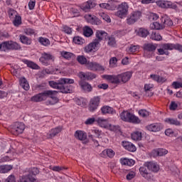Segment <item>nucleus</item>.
<instances>
[{
	"instance_id": "6",
	"label": "nucleus",
	"mask_w": 182,
	"mask_h": 182,
	"mask_svg": "<svg viewBox=\"0 0 182 182\" xmlns=\"http://www.w3.org/2000/svg\"><path fill=\"white\" fill-rule=\"evenodd\" d=\"M50 60L53 62L55 60V56L52 55L50 53L43 52L39 58V61L44 66H49L50 65Z\"/></svg>"
},
{
	"instance_id": "17",
	"label": "nucleus",
	"mask_w": 182,
	"mask_h": 182,
	"mask_svg": "<svg viewBox=\"0 0 182 182\" xmlns=\"http://www.w3.org/2000/svg\"><path fill=\"white\" fill-rule=\"evenodd\" d=\"M36 178L32 176L31 173L19 176L18 182H36Z\"/></svg>"
},
{
	"instance_id": "42",
	"label": "nucleus",
	"mask_w": 182,
	"mask_h": 182,
	"mask_svg": "<svg viewBox=\"0 0 182 182\" xmlns=\"http://www.w3.org/2000/svg\"><path fill=\"white\" fill-rule=\"evenodd\" d=\"M23 62L25 65L28 66V68H31V69H38L39 68V66L36 63L29 60H23Z\"/></svg>"
},
{
	"instance_id": "30",
	"label": "nucleus",
	"mask_w": 182,
	"mask_h": 182,
	"mask_svg": "<svg viewBox=\"0 0 182 182\" xmlns=\"http://www.w3.org/2000/svg\"><path fill=\"white\" fill-rule=\"evenodd\" d=\"M120 163L123 166H129V167H132V166H134L135 161L132 159L121 158Z\"/></svg>"
},
{
	"instance_id": "55",
	"label": "nucleus",
	"mask_w": 182,
	"mask_h": 182,
	"mask_svg": "<svg viewBox=\"0 0 182 182\" xmlns=\"http://www.w3.org/2000/svg\"><path fill=\"white\" fill-rule=\"evenodd\" d=\"M107 129H109L111 132H118V130L120 129V127H119V125L108 124V127H107Z\"/></svg>"
},
{
	"instance_id": "53",
	"label": "nucleus",
	"mask_w": 182,
	"mask_h": 182,
	"mask_svg": "<svg viewBox=\"0 0 182 182\" xmlns=\"http://www.w3.org/2000/svg\"><path fill=\"white\" fill-rule=\"evenodd\" d=\"M1 50L2 52H7V50H10L9 41L1 43Z\"/></svg>"
},
{
	"instance_id": "13",
	"label": "nucleus",
	"mask_w": 182,
	"mask_h": 182,
	"mask_svg": "<svg viewBox=\"0 0 182 182\" xmlns=\"http://www.w3.org/2000/svg\"><path fill=\"white\" fill-rule=\"evenodd\" d=\"M85 18L87 22H88V23H91V25H102V21L94 15L86 14L85 16Z\"/></svg>"
},
{
	"instance_id": "28",
	"label": "nucleus",
	"mask_w": 182,
	"mask_h": 182,
	"mask_svg": "<svg viewBox=\"0 0 182 182\" xmlns=\"http://www.w3.org/2000/svg\"><path fill=\"white\" fill-rule=\"evenodd\" d=\"M75 87L73 86L70 85V84H68L66 85V84H62L61 89L60 92L61 93H72L73 92Z\"/></svg>"
},
{
	"instance_id": "9",
	"label": "nucleus",
	"mask_w": 182,
	"mask_h": 182,
	"mask_svg": "<svg viewBox=\"0 0 182 182\" xmlns=\"http://www.w3.org/2000/svg\"><path fill=\"white\" fill-rule=\"evenodd\" d=\"M52 92L50 91H43L41 93H38L34 96H33L31 97V102H43V100H46V99H48V96H49V95H51Z\"/></svg>"
},
{
	"instance_id": "47",
	"label": "nucleus",
	"mask_w": 182,
	"mask_h": 182,
	"mask_svg": "<svg viewBox=\"0 0 182 182\" xmlns=\"http://www.w3.org/2000/svg\"><path fill=\"white\" fill-rule=\"evenodd\" d=\"M132 140L137 141L141 139V132L136 131L131 134Z\"/></svg>"
},
{
	"instance_id": "35",
	"label": "nucleus",
	"mask_w": 182,
	"mask_h": 182,
	"mask_svg": "<svg viewBox=\"0 0 182 182\" xmlns=\"http://www.w3.org/2000/svg\"><path fill=\"white\" fill-rule=\"evenodd\" d=\"M89 134H93L94 138L97 137V139H100L102 137V131L99 130L97 128H92L88 133V137Z\"/></svg>"
},
{
	"instance_id": "27",
	"label": "nucleus",
	"mask_w": 182,
	"mask_h": 182,
	"mask_svg": "<svg viewBox=\"0 0 182 182\" xmlns=\"http://www.w3.org/2000/svg\"><path fill=\"white\" fill-rule=\"evenodd\" d=\"M165 123L166 124H171V126H181V122L178 121L176 118H171V117H168L164 119Z\"/></svg>"
},
{
	"instance_id": "43",
	"label": "nucleus",
	"mask_w": 182,
	"mask_h": 182,
	"mask_svg": "<svg viewBox=\"0 0 182 182\" xmlns=\"http://www.w3.org/2000/svg\"><path fill=\"white\" fill-rule=\"evenodd\" d=\"M10 50H18L21 49V46L13 41H9Z\"/></svg>"
},
{
	"instance_id": "26",
	"label": "nucleus",
	"mask_w": 182,
	"mask_h": 182,
	"mask_svg": "<svg viewBox=\"0 0 182 182\" xmlns=\"http://www.w3.org/2000/svg\"><path fill=\"white\" fill-rule=\"evenodd\" d=\"M79 85L81 87V89L82 90H84V92H92V90L93 89L90 84H89L88 82H86L83 80L80 81Z\"/></svg>"
},
{
	"instance_id": "51",
	"label": "nucleus",
	"mask_w": 182,
	"mask_h": 182,
	"mask_svg": "<svg viewBox=\"0 0 182 182\" xmlns=\"http://www.w3.org/2000/svg\"><path fill=\"white\" fill-rule=\"evenodd\" d=\"M73 43L76 45H83L85 43V39L80 36H75L73 38Z\"/></svg>"
},
{
	"instance_id": "21",
	"label": "nucleus",
	"mask_w": 182,
	"mask_h": 182,
	"mask_svg": "<svg viewBox=\"0 0 182 182\" xmlns=\"http://www.w3.org/2000/svg\"><path fill=\"white\" fill-rule=\"evenodd\" d=\"M147 130L149 132H160L163 129V126L160 123L151 124L146 127Z\"/></svg>"
},
{
	"instance_id": "32",
	"label": "nucleus",
	"mask_w": 182,
	"mask_h": 182,
	"mask_svg": "<svg viewBox=\"0 0 182 182\" xmlns=\"http://www.w3.org/2000/svg\"><path fill=\"white\" fill-rule=\"evenodd\" d=\"M20 86L24 90H29L31 87L29 86V82H28V80L25 77H23L20 78L19 80Z\"/></svg>"
},
{
	"instance_id": "61",
	"label": "nucleus",
	"mask_w": 182,
	"mask_h": 182,
	"mask_svg": "<svg viewBox=\"0 0 182 182\" xmlns=\"http://www.w3.org/2000/svg\"><path fill=\"white\" fill-rule=\"evenodd\" d=\"M18 15H17L16 11L14 9H10L9 11V17L10 18V19H14Z\"/></svg>"
},
{
	"instance_id": "15",
	"label": "nucleus",
	"mask_w": 182,
	"mask_h": 182,
	"mask_svg": "<svg viewBox=\"0 0 182 182\" xmlns=\"http://www.w3.org/2000/svg\"><path fill=\"white\" fill-rule=\"evenodd\" d=\"M95 6H96L95 1L93 0H88L87 2L82 4L80 8L84 12H89Z\"/></svg>"
},
{
	"instance_id": "52",
	"label": "nucleus",
	"mask_w": 182,
	"mask_h": 182,
	"mask_svg": "<svg viewBox=\"0 0 182 182\" xmlns=\"http://www.w3.org/2000/svg\"><path fill=\"white\" fill-rule=\"evenodd\" d=\"M14 21L13 23L14 25V26H19V25H21L22 23V18L21 17V16H16L14 18Z\"/></svg>"
},
{
	"instance_id": "1",
	"label": "nucleus",
	"mask_w": 182,
	"mask_h": 182,
	"mask_svg": "<svg viewBox=\"0 0 182 182\" xmlns=\"http://www.w3.org/2000/svg\"><path fill=\"white\" fill-rule=\"evenodd\" d=\"M173 26V21L167 16H164L161 18V23L154 22L150 24L151 29H155L156 31H160L164 29L165 26Z\"/></svg>"
},
{
	"instance_id": "54",
	"label": "nucleus",
	"mask_w": 182,
	"mask_h": 182,
	"mask_svg": "<svg viewBox=\"0 0 182 182\" xmlns=\"http://www.w3.org/2000/svg\"><path fill=\"white\" fill-rule=\"evenodd\" d=\"M24 33L28 36H32V35H36V31H35V29L27 28L24 29Z\"/></svg>"
},
{
	"instance_id": "60",
	"label": "nucleus",
	"mask_w": 182,
	"mask_h": 182,
	"mask_svg": "<svg viewBox=\"0 0 182 182\" xmlns=\"http://www.w3.org/2000/svg\"><path fill=\"white\" fill-rule=\"evenodd\" d=\"M134 177H136V172L133 171H130L126 176L127 180H132Z\"/></svg>"
},
{
	"instance_id": "40",
	"label": "nucleus",
	"mask_w": 182,
	"mask_h": 182,
	"mask_svg": "<svg viewBox=\"0 0 182 182\" xmlns=\"http://www.w3.org/2000/svg\"><path fill=\"white\" fill-rule=\"evenodd\" d=\"M168 151L166 149H159L158 150H154L152 151V154L154 156H165V154H167Z\"/></svg>"
},
{
	"instance_id": "24",
	"label": "nucleus",
	"mask_w": 182,
	"mask_h": 182,
	"mask_svg": "<svg viewBox=\"0 0 182 182\" xmlns=\"http://www.w3.org/2000/svg\"><path fill=\"white\" fill-rule=\"evenodd\" d=\"M114 151H113V149H105L104 151H102V153L100 154L101 157H109V159H113V157H114Z\"/></svg>"
},
{
	"instance_id": "39",
	"label": "nucleus",
	"mask_w": 182,
	"mask_h": 182,
	"mask_svg": "<svg viewBox=\"0 0 182 182\" xmlns=\"http://www.w3.org/2000/svg\"><path fill=\"white\" fill-rule=\"evenodd\" d=\"M98 15L99 16H100V18H102V19H103V21H105V22H107V23H110V22H112L110 16H109L107 13L100 11L98 13Z\"/></svg>"
},
{
	"instance_id": "45",
	"label": "nucleus",
	"mask_w": 182,
	"mask_h": 182,
	"mask_svg": "<svg viewBox=\"0 0 182 182\" xmlns=\"http://www.w3.org/2000/svg\"><path fill=\"white\" fill-rule=\"evenodd\" d=\"M13 166L11 165H4L0 166V173H5L11 171L12 170Z\"/></svg>"
},
{
	"instance_id": "38",
	"label": "nucleus",
	"mask_w": 182,
	"mask_h": 182,
	"mask_svg": "<svg viewBox=\"0 0 182 182\" xmlns=\"http://www.w3.org/2000/svg\"><path fill=\"white\" fill-rule=\"evenodd\" d=\"M20 42L23 43V45H31L32 43V40L24 35H20Z\"/></svg>"
},
{
	"instance_id": "57",
	"label": "nucleus",
	"mask_w": 182,
	"mask_h": 182,
	"mask_svg": "<svg viewBox=\"0 0 182 182\" xmlns=\"http://www.w3.org/2000/svg\"><path fill=\"white\" fill-rule=\"evenodd\" d=\"M138 113L141 117H147L150 115V112L146 109H139Z\"/></svg>"
},
{
	"instance_id": "33",
	"label": "nucleus",
	"mask_w": 182,
	"mask_h": 182,
	"mask_svg": "<svg viewBox=\"0 0 182 182\" xmlns=\"http://www.w3.org/2000/svg\"><path fill=\"white\" fill-rule=\"evenodd\" d=\"M107 37V33L104 31H97L96 32V38H97L96 41H99V43H100V41H103V39H106Z\"/></svg>"
},
{
	"instance_id": "14",
	"label": "nucleus",
	"mask_w": 182,
	"mask_h": 182,
	"mask_svg": "<svg viewBox=\"0 0 182 182\" xmlns=\"http://www.w3.org/2000/svg\"><path fill=\"white\" fill-rule=\"evenodd\" d=\"M87 68L89 70H93L94 72H96V70H105V68L100 64L90 61L87 63Z\"/></svg>"
},
{
	"instance_id": "64",
	"label": "nucleus",
	"mask_w": 182,
	"mask_h": 182,
	"mask_svg": "<svg viewBox=\"0 0 182 182\" xmlns=\"http://www.w3.org/2000/svg\"><path fill=\"white\" fill-rule=\"evenodd\" d=\"M149 21H157L159 19V15L154 13H151L149 17Z\"/></svg>"
},
{
	"instance_id": "20",
	"label": "nucleus",
	"mask_w": 182,
	"mask_h": 182,
	"mask_svg": "<svg viewBox=\"0 0 182 182\" xmlns=\"http://www.w3.org/2000/svg\"><path fill=\"white\" fill-rule=\"evenodd\" d=\"M122 144L125 150L131 151L132 153H134V151H136V150L137 149L136 148V146H134V144H133V143L130 141H123Z\"/></svg>"
},
{
	"instance_id": "18",
	"label": "nucleus",
	"mask_w": 182,
	"mask_h": 182,
	"mask_svg": "<svg viewBox=\"0 0 182 182\" xmlns=\"http://www.w3.org/2000/svg\"><path fill=\"white\" fill-rule=\"evenodd\" d=\"M132 76H133V73L132 71L121 73L119 74V80L122 83H126L129 82V79H132Z\"/></svg>"
},
{
	"instance_id": "44",
	"label": "nucleus",
	"mask_w": 182,
	"mask_h": 182,
	"mask_svg": "<svg viewBox=\"0 0 182 182\" xmlns=\"http://www.w3.org/2000/svg\"><path fill=\"white\" fill-rule=\"evenodd\" d=\"M83 35L86 38H90V36L93 35V30L89 26H85L83 28Z\"/></svg>"
},
{
	"instance_id": "23",
	"label": "nucleus",
	"mask_w": 182,
	"mask_h": 182,
	"mask_svg": "<svg viewBox=\"0 0 182 182\" xmlns=\"http://www.w3.org/2000/svg\"><path fill=\"white\" fill-rule=\"evenodd\" d=\"M102 114H116V110L113 107L105 105L101 107Z\"/></svg>"
},
{
	"instance_id": "48",
	"label": "nucleus",
	"mask_w": 182,
	"mask_h": 182,
	"mask_svg": "<svg viewBox=\"0 0 182 182\" xmlns=\"http://www.w3.org/2000/svg\"><path fill=\"white\" fill-rule=\"evenodd\" d=\"M38 42L41 43V45H43V46H49V45H50V41L43 37H40L38 38Z\"/></svg>"
},
{
	"instance_id": "22",
	"label": "nucleus",
	"mask_w": 182,
	"mask_h": 182,
	"mask_svg": "<svg viewBox=\"0 0 182 182\" xmlns=\"http://www.w3.org/2000/svg\"><path fill=\"white\" fill-rule=\"evenodd\" d=\"M106 79L108 82H110V83H113L114 85H119V83H121L119 74L117 75H107Z\"/></svg>"
},
{
	"instance_id": "50",
	"label": "nucleus",
	"mask_w": 182,
	"mask_h": 182,
	"mask_svg": "<svg viewBox=\"0 0 182 182\" xmlns=\"http://www.w3.org/2000/svg\"><path fill=\"white\" fill-rule=\"evenodd\" d=\"M165 134L168 137H177V133L170 128L166 129Z\"/></svg>"
},
{
	"instance_id": "25",
	"label": "nucleus",
	"mask_w": 182,
	"mask_h": 182,
	"mask_svg": "<svg viewBox=\"0 0 182 182\" xmlns=\"http://www.w3.org/2000/svg\"><path fill=\"white\" fill-rule=\"evenodd\" d=\"M96 122L100 127H103L104 129H107V127H109V121L103 117L97 118Z\"/></svg>"
},
{
	"instance_id": "41",
	"label": "nucleus",
	"mask_w": 182,
	"mask_h": 182,
	"mask_svg": "<svg viewBox=\"0 0 182 182\" xmlns=\"http://www.w3.org/2000/svg\"><path fill=\"white\" fill-rule=\"evenodd\" d=\"M77 62H78L80 65H85V66H87V63H89L87 58H86L85 55H77Z\"/></svg>"
},
{
	"instance_id": "4",
	"label": "nucleus",
	"mask_w": 182,
	"mask_h": 182,
	"mask_svg": "<svg viewBox=\"0 0 182 182\" xmlns=\"http://www.w3.org/2000/svg\"><path fill=\"white\" fill-rule=\"evenodd\" d=\"M157 48L156 44L153 43H145L143 46L144 49V58H147V59H150V58H153L154 55V51Z\"/></svg>"
},
{
	"instance_id": "31",
	"label": "nucleus",
	"mask_w": 182,
	"mask_h": 182,
	"mask_svg": "<svg viewBox=\"0 0 182 182\" xmlns=\"http://www.w3.org/2000/svg\"><path fill=\"white\" fill-rule=\"evenodd\" d=\"M156 5H158L159 8H171L173 3L169 1L159 0L156 1Z\"/></svg>"
},
{
	"instance_id": "34",
	"label": "nucleus",
	"mask_w": 182,
	"mask_h": 182,
	"mask_svg": "<svg viewBox=\"0 0 182 182\" xmlns=\"http://www.w3.org/2000/svg\"><path fill=\"white\" fill-rule=\"evenodd\" d=\"M60 132H62V127H60V126L57 127L54 129H52L50 131L49 138L52 139V137H55V136H58V134H59V133H60Z\"/></svg>"
},
{
	"instance_id": "16",
	"label": "nucleus",
	"mask_w": 182,
	"mask_h": 182,
	"mask_svg": "<svg viewBox=\"0 0 182 182\" xmlns=\"http://www.w3.org/2000/svg\"><path fill=\"white\" fill-rule=\"evenodd\" d=\"M145 167H147L149 171L153 173H157L160 170V166L157 164V162L149 161L144 164Z\"/></svg>"
},
{
	"instance_id": "12",
	"label": "nucleus",
	"mask_w": 182,
	"mask_h": 182,
	"mask_svg": "<svg viewBox=\"0 0 182 182\" xmlns=\"http://www.w3.org/2000/svg\"><path fill=\"white\" fill-rule=\"evenodd\" d=\"M100 104V97L97 96L94 97L90 100L89 110L90 112H95L97 107H99V105Z\"/></svg>"
},
{
	"instance_id": "5",
	"label": "nucleus",
	"mask_w": 182,
	"mask_h": 182,
	"mask_svg": "<svg viewBox=\"0 0 182 182\" xmlns=\"http://www.w3.org/2000/svg\"><path fill=\"white\" fill-rule=\"evenodd\" d=\"M127 12H129V4L127 2H122L118 6V11L115 13V15L123 18H126Z\"/></svg>"
},
{
	"instance_id": "36",
	"label": "nucleus",
	"mask_w": 182,
	"mask_h": 182,
	"mask_svg": "<svg viewBox=\"0 0 182 182\" xmlns=\"http://www.w3.org/2000/svg\"><path fill=\"white\" fill-rule=\"evenodd\" d=\"M136 35L141 38H147V36L149 35V30L144 28H140L136 31Z\"/></svg>"
},
{
	"instance_id": "59",
	"label": "nucleus",
	"mask_w": 182,
	"mask_h": 182,
	"mask_svg": "<svg viewBox=\"0 0 182 182\" xmlns=\"http://www.w3.org/2000/svg\"><path fill=\"white\" fill-rule=\"evenodd\" d=\"M151 38H152L153 41H160L161 39V36L157 33L152 32Z\"/></svg>"
},
{
	"instance_id": "63",
	"label": "nucleus",
	"mask_w": 182,
	"mask_h": 182,
	"mask_svg": "<svg viewBox=\"0 0 182 182\" xmlns=\"http://www.w3.org/2000/svg\"><path fill=\"white\" fill-rule=\"evenodd\" d=\"M95 122H96V119H95V117L87 118L86 119V121L85 122V124L90 126L91 124H93V123H95Z\"/></svg>"
},
{
	"instance_id": "8",
	"label": "nucleus",
	"mask_w": 182,
	"mask_h": 182,
	"mask_svg": "<svg viewBox=\"0 0 182 182\" xmlns=\"http://www.w3.org/2000/svg\"><path fill=\"white\" fill-rule=\"evenodd\" d=\"M74 137H75L77 140L82 141V144H87V143H89V139H87V133H86L85 131H75L74 133Z\"/></svg>"
},
{
	"instance_id": "56",
	"label": "nucleus",
	"mask_w": 182,
	"mask_h": 182,
	"mask_svg": "<svg viewBox=\"0 0 182 182\" xmlns=\"http://www.w3.org/2000/svg\"><path fill=\"white\" fill-rule=\"evenodd\" d=\"M137 50H139V46L131 45L128 48L129 53H135Z\"/></svg>"
},
{
	"instance_id": "62",
	"label": "nucleus",
	"mask_w": 182,
	"mask_h": 182,
	"mask_svg": "<svg viewBox=\"0 0 182 182\" xmlns=\"http://www.w3.org/2000/svg\"><path fill=\"white\" fill-rule=\"evenodd\" d=\"M53 171H63V170H66V168L65 166H54L51 168Z\"/></svg>"
},
{
	"instance_id": "37",
	"label": "nucleus",
	"mask_w": 182,
	"mask_h": 182,
	"mask_svg": "<svg viewBox=\"0 0 182 182\" xmlns=\"http://www.w3.org/2000/svg\"><path fill=\"white\" fill-rule=\"evenodd\" d=\"M151 79H152V80H154L155 82H157L158 83H163L164 82H166V78L158 75H154V74H151L150 75Z\"/></svg>"
},
{
	"instance_id": "29",
	"label": "nucleus",
	"mask_w": 182,
	"mask_h": 182,
	"mask_svg": "<svg viewBox=\"0 0 182 182\" xmlns=\"http://www.w3.org/2000/svg\"><path fill=\"white\" fill-rule=\"evenodd\" d=\"M146 167L147 166H141L139 168V172L142 177L146 180H150L151 178V173L147 171V168Z\"/></svg>"
},
{
	"instance_id": "49",
	"label": "nucleus",
	"mask_w": 182,
	"mask_h": 182,
	"mask_svg": "<svg viewBox=\"0 0 182 182\" xmlns=\"http://www.w3.org/2000/svg\"><path fill=\"white\" fill-rule=\"evenodd\" d=\"M61 56H63V58H64L65 59H67L69 60V59H72V58H73L75 55L70 52L63 51L61 52Z\"/></svg>"
},
{
	"instance_id": "11",
	"label": "nucleus",
	"mask_w": 182,
	"mask_h": 182,
	"mask_svg": "<svg viewBox=\"0 0 182 182\" xmlns=\"http://www.w3.org/2000/svg\"><path fill=\"white\" fill-rule=\"evenodd\" d=\"M141 17V12L140 11H134L131 14L130 17L127 19V23L128 25H133L135 22H137L139 19Z\"/></svg>"
},
{
	"instance_id": "10",
	"label": "nucleus",
	"mask_w": 182,
	"mask_h": 182,
	"mask_svg": "<svg viewBox=\"0 0 182 182\" xmlns=\"http://www.w3.org/2000/svg\"><path fill=\"white\" fill-rule=\"evenodd\" d=\"M100 48V43H99V40H95L92 43L85 46V52L86 53H90V52H97Z\"/></svg>"
},
{
	"instance_id": "46",
	"label": "nucleus",
	"mask_w": 182,
	"mask_h": 182,
	"mask_svg": "<svg viewBox=\"0 0 182 182\" xmlns=\"http://www.w3.org/2000/svg\"><path fill=\"white\" fill-rule=\"evenodd\" d=\"M176 44L174 43H164L163 44V49L165 50H176Z\"/></svg>"
},
{
	"instance_id": "3",
	"label": "nucleus",
	"mask_w": 182,
	"mask_h": 182,
	"mask_svg": "<svg viewBox=\"0 0 182 182\" xmlns=\"http://www.w3.org/2000/svg\"><path fill=\"white\" fill-rule=\"evenodd\" d=\"M120 118L123 122H128L129 123H140V119L134 116V114L129 112V111H123L120 114Z\"/></svg>"
},
{
	"instance_id": "58",
	"label": "nucleus",
	"mask_w": 182,
	"mask_h": 182,
	"mask_svg": "<svg viewBox=\"0 0 182 182\" xmlns=\"http://www.w3.org/2000/svg\"><path fill=\"white\" fill-rule=\"evenodd\" d=\"M173 89H181L182 87V81L178 82V81H173L171 85Z\"/></svg>"
},
{
	"instance_id": "7",
	"label": "nucleus",
	"mask_w": 182,
	"mask_h": 182,
	"mask_svg": "<svg viewBox=\"0 0 182 182\" xmlns=\"http://www.w3.org/2000/svg\"><path fill=\"white\" fill-rule=\"evenodd\" d=\"M25 130V124L22 122H16L11 127V133L14 136H18V134H22Z\"/></svg>"
},
{
	"instance_id": "19",
	"label": "nucleus",
	"mask_w": 182,
	"mask_h": 182,
	"mask_svg": "<svg viewBox=\"0 0 182 182\" xmlns=\"http://www.w3.org/2000/svg\"><path fill=\"white\" fill-rule=\"evenodd\" d=\"M49 91L51 92V94L48 95V97H50V100H48L49 105H56V103L59 102V98H58V92L55 90Z\"/></svg>"
},
{
	"instance_id": "2",
	"label": "nucleus",
	"mask_w": 182,
	"mask_h": 182,
	"mask_svg": "<svg viewBox=\"0 0 182 182\" xmlns=\"http://www.w3.org/2000/svg\"><path fill=\"white\" fill-rule=\"evenodd\" d=\"M75 83V80L70 78H60L58 80V82L50 81L49 85L53 89H58L60 91L62 87V85H73Z\"/></svg>"
}]
</instances>
